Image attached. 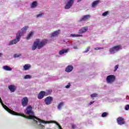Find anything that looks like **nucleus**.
Listing matches in <instances>:
<instances>
[{"instance_id": "obj_1", "label": "nucleus", "mask_w": 129, "mask_h": 129, "mask_svg": "<svg viewBox=\"0 0 129 129\" xmlns=\"http://www.w3.org/2000/svg\"><path fill=\"white\" fill-rule=\"evenodd\" d=\"M3 107L5 109L6 111H8V112L11 114H12L13 115H21V116H23V117H25V118L33 119L34 121H35L37 124L38 123L37 120H38L39 122H40L41 123H51L52 122L55 123V121H45L34 116V112L32 111L33 108L31 105L28 106L25 111V113L29 115L28 116L24 114H20L12 110H11V109L9 108V107H8V106H7V105H5L4 104H3Z\"/></svg>"}, {"instance_id": "obj_2", "label": "nucleus", "mask_w": 129, "mask_h": 129, "mask_svg": "<svg viewBox=\"0 0 129 129\" xmlns=\"http://www.w3.org/2000/svg\"><path fill=\"white\" fill-rule=\"evenodd\" d=\"M28 28L29 27L28 26H25L23 27L21 31H19L17 34H16V38L12 40H11L9 43V46H11V45H14L15 44H17L18 42H20V40H21V37L24 35L27 32V30H28Z\"/></svg>"}, {"instance_id": "obj_3", "label": "nucleus", "mask_w": 129, "mask_h": 129, "mask_svg": "<svg viewBox=\"0 0 129 129\" xmlns=\"http://www.w3.org/2000/svg\"><path fill=\"white\" fill-rule=\"evenodd\" d=\"M48 43V40L43 39L41 41H40L39 39H37L36 41L34 42L33 45L32 46V50L35 51V49L37 48L42 49L45 46V45Z\"/></svg>"}, {"instance_id": "obj_4", "label": "nucleus", "mask_w": 129, "mask_h": 129, "mask_svg": "<svg viewBox=\"0 0 129 129\" xmlns=\"http://www.w3.org/2000/svg\"><path fill=\"white\" fill-rule=\"evenodd\" d=\"M88 31V28L87 27H82L81 29L79 30V34H71V37H73V38H74L75 37H83V35L82 34H84V33H86V32H87Z\"/></svg>"}, {"instance_id": "obj_5", "label": "nucleus", "mask_w": 129, "mask_h": 129, "mask_svg": "<svg viewBox=\"0 0 129 129\" xmlns=\"http://www.w3.org/2000/svg\"><path fill=\"white\" fill-rule=\"evenodd\" d=\"M121 49V45H118L110 48L109 52H110V53H114L115 52H118V51H120Z\"/></svg>"}, {"instance_id": "obj_6", "label": "nucleus", "mask_w": 129, "mask_h": 129, "mask_svg": "<svg viewBox=\"0 0 129 129\" xmlns=\"http://www.w3.org/2000/svg\"><path fill=\"white\" fill-rule=\"evenodd\" d=\"M114 81H115V76H114V75H109L106 78V82L108 83H113V82H114Z\"/></svg>"}, {"instance_id": "obj_7", "label": "nucleus", "mask_w": 129, "mask_h": 129, "mask_svg": "<svg viewBox=\"0 0 129 129\" xmlns=\"http://www.w3.org/2000/svg\"><path fill=\"white\" fill-rule=\"evenodd\" d=\"M29 103V99L27 97H24L21 100V104L23 107H26Z\"/></svg>"}, {"instance_id": "obj_8", "label": "nucleus", "mask_w": 129, "mask_h": 129, "mask_svg": "<svg viewBox=\"0 0 129 129\" xmlns=\"http://www.w3.org/2000/svg\"><path fill=\"white\" fill-rule=\"evenodd\" d=\"M53 101V97L51 96H48L44 99V102L46 105H50Z\"/></svg>"}, {"instance_id": "obj_9", "label": "nucleus", "mask_w": 129, "mask_h": 129, "mask_svg": "<svg viewBox=\"0 0 129 129\" xmlns=\"http://www.w3.org/2000/svg\"><path fill=\"white\" fill-rule=\"evenodd\" d=\"M74 4V0H70L68 4L66 5L64 7V9L66 10H69V9H70L71 7H72V5Z\"/></svg>"}, {"instance_id": "obj_10", "label": "nucleus", "mask_w": 129, "mask_h": 129, "mask_svg": "<svg viewBox=\"0 0 129 129\" xmlns=\"http://www.w3.org/2000/svg\"><path fill=\"white\" fill-rule=\"evenodd\" d=\"M117 122L118 124H119L120 125H121L122 124H124L125 123V121H124V118L119 117L117 118Z\"/></svg>"}, {"instance_id": "obj_11", "label": "nucleus", "mask_w": 129, "mask_h": 129, "mask_svg": "<svg viewBox=\"0 0 129 129\" xmlns=\"http://www.w3.org/2000/svg\"><path fill=\"white\" fill-rule=\"evenodd\" d=\"M46 96V93L44 91H41L38 95V99H42L44 98V97Z\"/></svg>"}, {"instance_id": "obj_12", "label": "nucleus", "mask_w": 129, "mask_h": 129, "mask_svg": "<svg viewBox=\"0 0 129 129\" xmlns=\"http://www.w3.org/2000/svg\"><path fill=\"white\" fill-rule=\"evenodd\" d=\"M90 19V15H85L79 20V22H85Z\"/></svg>"}, {"instance_id": "obj_13", "label": "nucleus", "mask_w": 129, "mask_h": 129, "mask_svg": "<svg viewBox=\"0 0 129 129\" xmlns=\"http://www.w3.org/2000/svg\"><path fill=\"white\" fill-rule=\"evenodd\" d=\"M8 88L11 92H15L16 91V89H17V87L14 85H11L9 86Z\"/></svg>"}, {"instance_id": "obj_14", "label": "nucleus", "mask_w": 129, "mask_h": 129, "mask_svg": "<svg viewBox=\"0 0 129 129\" xmlns=\"http://www.w3.org/2000/svg\"><path fill=\"white\" fill-rule=\"evenodd\" d=\"M69 50V48L61 49L59 51L58 54L59 55H63V54H65V53H68Z\"/></svg>"}, {"instance_id": "obj_15", "label": "nucleus", "mask_w": 129, "mask_h": 129, "mask_svg": "<svg viewBox=\"0 0 129 129\" xmlns=\"http://www.w3.org/2000/svg\"><path fill=\"white\" fill-rule=\"evenodd\" d=\"M73 70V66H68L66 69V72L68 73L71 72Z\"/></svg>"}, {"instance_id": "obj_16", "label": "nucleus", "mask_w": 129, "mask_h": 129, "mask_svg": "<svg viewBox=\"0 0 129 129\" xmlns=\"http://www.w3.org/2000/svg\"><path fill=\"white\" fill-rule=\"evenodd\" d=\"M31 69V64H26L23 67V70L25 71H27V70H29Z\"/></svg>"}, {"instance_id": "obj_17", "label": "nucleus", "mask_w": 129, "mask_h": 129, "mask_svg": "<svg viewBox=\"0 0 129 129\" xmlns=\"http://www.w3.org/2000/svg\"><path fill=\"white\" fill-rule=\"evenodd\" d=\"M59 34L60 30H57L51 34V37H56V36H58Z\"/></svg>"}, {"instance_id": "obj_18", "label": "nucleus", "mask_w": 129, "mask_h": 129, "mask_svg": "<svg viewBox=\"0 0 129 129\" xmlns=\"http://www.w3.org/2000/svg\"><path fill=\"white\" fill-rule=\"evenodd\" d=\"M100 2V1L97 0V1H94V2H93V3L92 4V8H95V7H96V6H97V5H98L99 4Z\"/></svg>"}, {"instance_id": "obj_19", "label": "nucleus", "mask_w": 129, "mask_h": 129, "mask_svg": "<svg viewBox=\"0 0 129 129\" xmlns=\"http://www.w3.org/2000/svg\"><path fill=\"white\" fill-rule=\"evenodd\" d=\"M3 69L6 71H12V68L8 66H5L3 67Z\"/></svg>"}, {"instance_id": "obj_20", "label": "nucleus", "mask_w": 129, "mask_h": 129, "mask_svg": "<svg viewBox=\"0 0 129 129\" xmlns=\"http://www.w3.org/2000/svg\"><path fill=\"white\" fill-rule=\"evenodd\" d=\"M33 35H34V32H30L27 37V40H30V39H31V37H32V36H33Z\"/></svg>"}, {"instance_id": "obj_21", "label": "nucleus", "mask_w": 129, "mask_h": 129, "mask_svg": "<svg viewBox=\"0 0 129 129\" xmlns=\"http://www.w3.org/2000/svg\"><path fill=\"white\" fill-rule=\"evenodd\" d=\"M45 96H48V95H50V94H51V93H52V90H46L45 92Z\"/></svg>"}, {"instance_id": "obj_22", "label": "nucleus", "mask_w": 129, "mask_h": 129, "mask_svg": "<svg viewBox=\"0 0 129 129\" xmlns=\"http://www.w3.org/2000/svg\"><path fill=\"white\" fill-rule=\"evenodd\" d=\"M37 6H38V3H37V2L35 1L32 3L31 5V8H36Z\"/></svg>"}, {"instance_id": "obj_23", "label": "nucleus", "mask_w": 129, "mask_h": 129, "mask_svg": "<svg viewBox=\"0 0 129 129\" xmlns=\"http://www.w3.org/2000/svg\"><path fill=\"white\" fill-rule=\"evenodd\" d=\"M63 105H64V102H61L59 103V104L58 105V106H57V108H58V109H61V107H62Z\"/></svg>"}, {"instance_id": "obj_24", "label": "nucleus", "mask_w": 129, "mask_h": 129, "mask_svg": "<svg viewBox=\"0 0 129 129\" xmlns=\"http://www.w3.org/2000/svg\"><path fill=\"white\" fill-rule=\"evenodd\" d=\"M30 78H32V77H31V76H30L29 75H26L24 77V79H30Z\"/></svg>"}, {"instance_id": "obj_25", "label": "nucleus", "mask_w": 129, "mask_h": 129, "mask_svg": "<svg viewBox=\"0 0 129 129\" xmlns=\"http://www.w3.org/2000/svg\"><path fill=\"white\" fill-rule=\"evenodd\" d=\"M91 97H92V98H93L94 97H97V94L94 93V94H91Z\"/></svg>"}, {"instance_id": "obj_26", "label": "nucleus", "mask_w": 129, "mask_h": 129, "mask_svg": "<svg viewBox=\"0 0 129 129\" xmlns=\"http://www.w3.org/2000/svg\"><path fill=\"white\" fill-rule=\"evenodd\" d=\"M107 115V113L106 112H104L102 114L101 116L102 117H105V116H106Z\"/></svg>"}, {"instance_id": "obj_27", "label": "nucleus", "mask_w": 129, "mask_h": 129, "mask_svg": "<svg viewBox=\"0 0 129 129\" xmlns=\"http://www.w3.org/2000/svg\"><path fill=\"white\" fill-rule=\"evenodd\" d=\"M107 15H108V11H106L102 14L103 17H105V16H107Z\"/></svg>"}, {"instance_id": "obj_28", "label": "nucleus", "mask_w": 129, "mask_h": 129, "mask_svg": "<svg viewBox=\"0 0 129 129\" xmlns=\"http://www.w3.org/2000/svg\"><path fill=\"white\" fill-rule=\"evenodd\" d=\"M89 50H90V46H88L87 47V49L86 50V51H84L83 53H87V52H89Z\"/></svg>"}, {"instance_id": "obj_29", "label": "nucleus", "mask_w": 129, "mask_h": 129, "mask_svg": "<svg viewBox=\"0 0 129 129\" xmlns=\"http://www.w3.org/2000/svg\"><path fill=\"white\" fill-rule=\"evenodd\" d=\"M118 69V65L115 66L114 70V72H115V71H116V70H117Z\"/></svg>"}, {"instance_id": "obj_30", "label": "nucleus", "mask_w": 129, "mask_h": 129, "mask_svg": "<svg viewBox=\"0 0 129 129\" xmlns=\"http://www.w3.org/2000/svg\"><path fill=\"white\" fill-rule=\"evenodd\" d=\"M128 109H129V105L127 104L125 107V110H128Z\"/></svg>"}, {"instance_id": "obj_31", "label": "nucleus", "mask_w": 129, "mask_h": 129, "mask_svg": "<svg viewBox=\"0 0 129 129\" xmlns=\"http://www.w3.org/2000/svg\"><path fill=\"white\" fill-rule=\"evenodd\" d=\"M56 125L58 126L59 129H62V127H61V125H60V124L58 122H56Z\"/></svg>"}, {"instance_id": "obj_32", "label": "nucleus", "mask_w": 129, "mask_h": 129, "mask_svg": "<svg viewBox=\"0 0 129 129\" xmlns=\"http://www.w3.org/2000/svg\"><path fill=\"white\" fill-rule=\"evenodd\" d=\"M43 15H44V14H43V13L39 14L37 15V18H39V17H42V16H43Z\"/></svg>"}, {"instance_id": "obj_33", "label": "nucleus", "mask_w": 129, "mask_h": 129, "mask_svg": "<svg viewBox=\"0 0 129 129\" xmlns=\"http://www.w3.org/2000/svg\"><path fill=\"white\" fill-rule=\"evenodd\" d=\"M71 86L70 83H69L67 86H66V88H69Z\"/></svg>"}, {"instance_id": "obj_34", "label": "nucleus", "mask_w": 129, "mask_h": 129, "mask_svg": "<svg viewBox=\"0 0 129 129\" xmlns=\"http://www.w3.org/2000/svg\"><path fill=\"white\" fill-rule=\"evenodd\" d=\"M76 127V125H75V124H72V128L73 129H75Z\"/></svg>"}, {"instance_id": "obj_35", "label": "nucleus", "mask_w": 129, "mask_h": 129, "mask_svg": "<svg viewBox=\"0 0 129 129\" xmlns=\"http://www.w3.org/2000/svg\"><path fill=\"white\" fill-rule=\"evenodd\" d=\"M14 58H17L18 57H20V55H18L17 54H15L14 55Z\"/></svg>"}, {"instance_id": "obj_36", "label": "nucleus", "mask_w": 129, "mask_h": 129, "mask_svg": "<svg viewBox=\"0 0 129 129\" xmlns=\"http://www.w3.org/2000/svg\"><path fill=\"white\" fill-rule=\"evenodd\" d=\"M0 103H1L3 106V104H4V103H3V100H2V98H1V97H0Z\"/></svg>"}, {"instance_id": "obj_37", "label": "nucleus", "mask_w": 129, "mask_h": 129, "mask_svg": "<svg viewBox=\"0 0 129 129\" xmlns=\"http://www.w3.org/2000/svg\"><path fill=\"white\" fill-rule=\"evenodd\" d=\"M38 126H40V127H44V126L42 124H39Z\"/></svg>"}, {"instance_id": "obj_38", "label": "nucleus", "mask_w": 129, "mask_h": 129, "mask_svg": "<svg viewBox=\"0 0 129 129\" xmlns=\"http://www.w3.org/2000/svg\"><path fill=\"white\" fill-rule=\"evenodd\" d=\"M100 49H101L100 47H96L94 48L95 50H100Z\"/></svg>"}, {"instance_id": "obj_39", "label": "nucleus", "mask_w": 129, "mask_h": 129, "mask_svg": "<svg viewBox=\"0 0 129 129\" xmlns=\"http://www.w3.org/2000/svg\"><path fill=\"white\" fill-rule=\"evenodd\" d=\"M94 103V101L90 102L89 103V105H91V104H93Z\"/></svg>"}, {"instance_id": "obj_40", "label": "nucleus", "mask_w": 129, "mask_h": 129, "mask_svg": "<svg viewBox=\"0 0 129 129\" xmlns=\"http://www.w3.org/2000/svg\"><path fill=\"white\" fill-rule=\"evenodd\" d=\"M74 49H77V46H74Z\"/></svg>"}, {"instance_id": "obj_41", "label": "nucleus", "mask_w": 129, "mask_h": 129, "mask_svg": "<svg viewBox=\"0 0 129 129\" xmlns=\"http://www.w3.org/2000/svg\"><path fill=\"white\" fill-rule=\"evenodd\" d=\"M82 0H78V3H79V2H81Z\"/></svg>"}, {"instance_id": "obj_42", "label": "nucleus", "mask_w": 129, "mask_h": 129, "mask_svg": "<svg viewBox=\"0 0 129 129\" xmlns=\"http://www.w3.org/2000/svg\"><path fill=\"white\" fill-rule=\"evenodd\" d=\"M2 55H3V54L0 53V57H2Z\"/></svg>"}]
</instances>
